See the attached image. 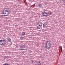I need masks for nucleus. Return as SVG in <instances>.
Segmentation results:
<instances>
[{
  "mask_svg": "<svg viewBox=\"0 0 65 65\" xmlns=\"http://www.w3.org/2000/svg\"><path fill=\"white\" fill-rule=\"evenodd\" d=\"M38 6L40 7V8H41V7H42V5L41 4H39L38 5Z\"/></svg>",
  "mask_w": 65,
  "mask_h": 65,
  "instance_id": "obj_10",
  "label": "nucleus"
},
{
  "mask_svg": "<svg viewBox=\"0 0 65 65\" xmlns=\"http://www.w3.org/2000/svg\"><path fill=\"white\" fill-rule=\"evenodd\" d=\"M5 44V41L4 40H0V45L4 46Z\"/></svg>",
  "mask_w": 65,
  "mask_h": 65,
  "instance_id": "obj_4",
  "label": "nucleus"
},
{
  "mask_svg": "<svg viewBox=\"0 0 65 65\" xmlns=\"http://www.w3.org/2000/svg\"><path fill=\"white\" fill-rule=\"evenodd\" d=\"M51 47V42L49 41H48L46 42V46H45V48L47 50H49Z\"/></svg>",
  "mask_w": 65,
  "mask_h": 65,
  "instance_id": "obj_2",
  "label": "nucleus"
},
{
  "mask_svg": "<svg viewBox=\"0 0 65 65\" xmlns=\"http://www.w3.org/2000/svg\"><path fill=\"white\" fill-rule=\"evenodd\" d=\"M3 65H8V64H7V63H5Z\"/></svg>",
  "mask_w": 65,
  "mask_h": 65,
  "instance_id": "obj_16",
  "label": "nucleus"
},
{
  "mask_svg": "<svg viewBox=\"0 0 65 65\" xmlns=\"http://www.w3.org/2000/svg\"><path fill=\"white\" fill-rule=\"evenodd\" d=\"M3 12L4 15H2V17H4V16H8V15H9V10L7 9H5L3 11Z\"/></svg>",
  "mask_w": 65,
  "mask_h": 65,
  "instance_id": "obj_3",
  "label": "nucleus"
},
{
  "mask_svg": "<svg viewBox=\"0 0 65 65\" xmlns=\"http://www.w3.org/2000/svg\"><path fill=\"white\" fill-rule=\"evenodd\" d=\"M35 3L34 5V7H35Z\"/></svg>",
  "mask_w": 65,
  "mask_h": 65,
  "instance_id": "obj_17",
  "label": "nucleus"
},
{
  "mask_svg": "<svg viewBox=\"0 0 65 65\" xmlns=\"http://www.w3.org/2000/svg\"><path fill=\"white\" fill-rule=\"evenodd\" d=\"M8 41L9 42H11V39L10 38H9L8 39Z\"/></svg>",
  "mask_w": 65,
  "mask_h": 65,
  "instance_id": "obj_8",
  "label": "nucleus"
},
{
  "mask_svg": "<svg viewBox=\"0 0 65 65\" xmlns=\"http://www.w3.org/2000/svg\"><path fill=\"white\" fill-rule=\"evenodd\" d=\"M46 26H47V24L45 23H44L43 25V27L45 28L46 27Z\"/></svg>",
  "mask_w": 65,
  "mask_h": 65,
  "instance_id": "obj_9",
  "label": "nucleus"
},
{
  "mask_svg": "<svg viewBox=\"0 0 65 65\" xmlns=\"http://www.w3.org/2000/svg\"><path fill=\"white\" fill-rule=\"evenodd\" d=\"M11 44H12V43L11 42Z\"/></svg>",
  "mask_w": 65,
  "mask_h": 65,
  "instance_id": "obj_19",
  "label": "nucleus"
},
{
  "mask_svg": "<svg viewBox=\"0 0 65 65\" xmlns=\"http://www.w3.org/2000/svg\"><path fill=\"white\" fill-rule=\"evenodd\" d=\"M40 24L39 23H38L37 24V26H41L40 25V24Z\"/></svg>",
  "mask_w": 65,
  "mask_h": 65,
  "instance_id": "obj_13",
  "label": "nucleus"
},
{
  "mask_svg": "<svg viewBox=\"0 0 65 65\" xmlns=\"http://www.w3.org/2000/svg\"><path fill=\"white\" fill-rule=\"evenodd\" d=\"M61 51L62 52V47H61Z\"/></svg>",
  "mask_w": 65,
  "mask_h": 65,
  "instance_id": "obj_18",
  "label": "nucleus"
},
{
  "mask_svg": "<svg viewBox=\"0 0 65 65\" xmlns=\"http://www.w3.org/2000/svg\"><path fill=\"white\" fill-rule=\"evenodd\" d=\"M30 63H33V60H31V61H30Z\"/></svg>",
  "mask_w": 65,
  "mask_h": 65,
  "instance_id": "obj_15",
  "label": "nucleus"
},
{
  "mask_svg": "<svg viewBox=\"0 0 65 65\" xmlns=\"http://www.w3.org/2000/svg\"><path fill=\"white\" fill-rule=\"evenodd\" d=\"M46 10L44 11L43 12L42 15L44 17H46L48 15H52V12L50 11L49 12H45Z\"/></svg>",
  "mask_w": 65,
  "mask_h": 65,
  "instance_id": "obj_1",
  "label": "nucleus"
},
{
  "mask_svg": "<svg viewBox=\"0 0 65 65\" xmlns=\"http://www.w3.org/2000/svg\"><path fill=\"white\" fill-rule=\"evenodd\" d=\"M21 35H23V36H24V35H25V33L24 32H23L22 33Z\"/></svg>",
  "mask_w": 65,
  "mask_h": 65,
  "instance_id": "obj_11",
  "label": "nucleus"
},
{
  "mask_svg": "<svg viewBox=\"0 0 65 65\" xmlns=\"http://www.w3.org/2000/svg\"><path fill=\"white\" fill-rule=\"evenodd\" d=\"M23 38H24V37H21L20 38V39L21 40H23Z\"/></svg>",
  "mask_w": 65,
  "mask_h": 65,
  "instance_id": "obj_12",
  "label": "nucleus"
},
{
  "mask_svg": "<svg viewBox=\"0 0 65 65\" xmlns=\"http://www.w3.org/2000/svg\"><path fill=\"white\" fill-rule=\"evenodd\" d=\"M21 50H24V48H26V46L23 45H22L20 47Z\"/></svg>",
  "mask_w": 65,
  "mask_h": 65,
  "instance_id": "obj_5",
  "label": "nucleus"
},
{
  "mask_svg": "<svg viewBox=\"0 0 65 65\" xmlns=\"http://www.w3.org/2000/svg\"><path fill=\"white\" fill-rule=\"evenodd\" d=\"M40 28H41L40 26L37 25V26L36 27V29L37 30L38 29H39Z\"/></svg>",
  "mask_w": 65,
  "mask_h": 65,
  "instance_id": "obj_6",
  "label": "nucleus"
},
{
  "mask_svg": "<svg viewBox=\"0 0 65 65\" xmlns=\"http://www.w3.org/2000/svg\"><path fill=\"white\" fill-rule=\"evenodd\" d=\"M37 65H41V62L40 61L38 62L37 63Z\"/></svg>",
  "mask_w": 65,
  "mask_h": 65,
  "instance_id": "obj_7",
  "label": "nucleus"
},
{
  "mask_svg": "<svg viewBox=\"0 0 65 65\" xmlns=\"http://www.w3.org/2000/svg\"><path fill=\"white\" fill-rule=\"evenodd\" d=\"M22 53H23V52H22Z\"/></svg>",
  "mask_w": 65,
  "mask_h": 65,
  "instance_id": "obj_20",
  "label": "nucleus"
},
{
  "mask_svg": "<svg viewBox=\"0 0 65 65\" xmlns=\"http://www.w3.org/2000/svg\"><path fill=\"white\" fill-rule=\"evenodd\" d=\"M4 59H5L6 58H8V56H5L4 57Z\"/></svg>",
  "mask_w": 65,
  "mask_h": 65,
  "instance_id": "obj_14",
  "label": "nucleus"
}]
</instances>
